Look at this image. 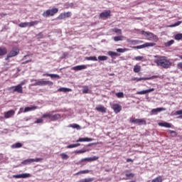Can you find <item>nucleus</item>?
<instances>
[{"label": "nucleus", "mask_w": 182, "mask_h": 182, "mask_svg": "<svg viewBox=\"0 0 182 182\" xmlns=\"http://www.w3.org/2000/svg\"><path fill=\"white\" fill-rule=\"evenodd\" d=\"M156 58H158L156 60L157 66H161V68L164 69H169V68H171V65L173 64L170 60L167 59V57L156 55Z\"/></svg>", "instance_id": "obj_1"}, {"label": "nucleus", "mask_w": 182, "mask_h": 182, "mask_svg": "<svg viewBox=\"0 0 182 182\" xmlns=\"http://www.w3.org/2000/svg\"><path fill=\"white\" fill-rule=\"evenodd\" d=\"M20 52L19 48L18 47H14L7 54L6 58H5V60H9L11 58H15V56H18V53Z\"/></svg>", "instance_id": "obj_2"}, {"label": "nucleus", "mask_w": 182, "mask_h": 182, "mask_svg": "<svg viewBox=\"0 0 182 182\" xmlns=\"http://www.w3.org/2000/svg\"><path fill=\"white\" fill-rule=\"evenodd\" d=\"M141 35H144L147 41H156V39H157V36L154 35V33L151 32L141 31Z\"/></svg>", "instance_id": "obj_3"}, {"label": "nucleus", "mask_w": 182, "mask_h": 182, "mask_svg": "<svg viewBox=\"0 0 182 182\" xmlns=\"http://www.w3.org/2000/svg\"><path fill=\"white\" fill-rule=\"evenodd\" d=\"M129 122L130 123H134V124H138L139 126L146 124V119H135L134 117H131Z\"/></svg>", "instance_id": "obj_4"}, {"label": "nucleus", "mask_w": 182, "mask_h": 182, "mask_svg": "<svg viewBox=\"0 0 182 182\" xmlns=\"http://www.w3.org/2000/svg\"><path fill=\"white\" fill-rule=\"evenodd\" d=\"M23 85H25L24 82H21V84L16 85V86H13L11 87V89H13V92L14 93H15V92H16L17 93H23V88L22 87V86H23Z\"/></svg>", "instance_id": "obj_5"}, {"label": "nucleus", "mask_w": 182, "mask_h": 182, "mask_svg": "<svg viewBox=\"0 0 182 182\" xmlns=\"http://www.w3.org/2000/svg\"><path fill=\"white\" fill-rule=\"evenodd\" d=\"M39 161H42V159L41 158H36V159H26L21 162V164H24V166H26L28 164H31V163H38Z\"/></svg>", "instance_id": "obj_6"}, {"label": "nucleus", "mask_w": 182, "mask_h": 182, "mask_svg": "<svg viewBox=\"0 0 182 182\" xmlns=\"http://www.w3.org/2000/svg\"><path fill=\"white\" fill-rule=\"evenodd\" d=\"M46 117L48 119H50L51 120V122H56V120H59V119H61V116L60 114H46Z\"/></svg>", "instance_id": "obj_7"}, {"label": "nucleus", "mask_w": 182, "mask_h": 182, "mask_svg": "<svg viewBox=\"0 0 182 182\" xmlns=\"http://www.w3.org/2000/svg\"><path fill=\"white\" fill-rule=\"evenodd\" d=\"M153 46H156V43H145L144 44L141 45V46H134V47H132V49H143L144 48H150V47H153Z\"/></svg>", "instance_id": "obj_8"}, {"label": "nucleus", "mask_w": 182, "mask_h": 182, "mask_svg": "<svg viewBox=\"0 0 182 182\" xmlns=\"http://www.w3.org/2000/svg\"><path fill=\"white\" fill-rule=\"evenodd\" d=\"M58 12H59V9L58 8L48 9L46 11V16H53L55 14H58Z\"/></svg>", "instance_id": "obj_9"}, {"label": "nucleus", "mask_w": 182, "mask_h": 182, "mask_svg": "<svg viewBox=\"0 0 182 182\" xmlns=\"http://www.w3.org/2000/svg\"><path fill=\"white\" fill-rule=\"evenodd\" d=\"M159 75H153L152 77H134L132 80H135V82H140L141 80H151V79H157Z\"/></svg>", "instance_id": "obj_10"}, {"label": "nucleus", "mask_w": 182, "mask_h": 182, "mask_svg": "<svg viewBox=\"0 0 182 182\" xmlns=\"http://www.w3.org/2000/svg\"><path fill=\"white\" fill-rule=\"evenodd\" d=\"M111 107L116 113V114L122 112V105H120V104H112Z\"/></svg>", "instance_id": "obj_11"}, {"label": "nucleus", "mask_w": 182, "mask_h": 182, "mask_svg": "<svg viewBox=\"0 0 182 182\" xmlns=\"http://www.w3.org/2000/svg\"><path fill=\"white\" fill-rule=\"evenodd\" d=\"M110 14H112V11H110V10L105 11L100 14V18L101 19H107L109 16H110Z\"/></svg>", "instance_id": "obj_12"}, {"label": "nucleus", "mask_w": 182, "mask_h": 182, "mask_svg": "<svg viewBox=\"0 0 182 182\" xmlns=\"http://www.w3.org/2000/svg\"><path fill=\"white\" fill-rule=\"evenodd\" d=\"M70 16H72V12H70V11L61 13L58 16V19H61V20L62 19H66V18H70Z\"/></svg>", "instance_id": "obj_13"}, {"label": "nucleus", "mask_w": 182, "mask_h": 182, "mask_svg": "<svg viewBox=\"0 0 182 182\" xmlns=\"http://www.w3.org/2000/svg\"><path fill=\"white\" fill-rule=\"evenodd\" d=\"M29 177H31V175L30 173H22L13 176L14 178H28Z\"/></svg>", "instance_id": "obj_14"}, {"label": "nucleus", "mask_w": 182, "mask_h": 182, "mask_svg": "<svg viewBox=\"0 0 182 182\" xmlns=\"http://www.w3.org/2000/svg\"><path fill=\"white\" fill-rule=\"evenodd\" d=\"M85 69H87V65H76L72 68V70H84Z\"/></svg>", "instance_id": "obj_15"}, {"label": "nucleus", "mask_w": 182, "mask_h": 182, "mask_svg": "<svg viewBox=\"0 0 182 182\" xmlns=\"http://www.w3.org/2000/svg\"><path fill=\"white\" fill-rule=\"evenodd\" d=\"M14 114H15V111L14 109H11L8 112H4V118L9 119L10 117H12Z\"/></svg>", "instance_id": "obj_16"}, {"label": "nucleus", "mask_w": 182, "mask_h": 182, "mask_svg": "<svg viewBox=\"0 0 182 182\" xmlns=\"http://www.w3.org/2000/svg\"><path fill=\"white\" fill-rule=\"evenodd\" d=\"M38 109V106H32V107H26L23 113H28V112H33Z\"/></svg>", "instance_id": "obj_17"}, {"label": "nucleus", "mask_w": 182, "mask_h": 182, "mask_svg": "<svg viewBox=\"0 0 182 182\" xmlns=\"http://www.w3.org/2000/svg\"><path fill=\"white\" fill-rule=\"evenodd\" d=\"M151 92H154V88H151V89L145 90H142V91H138V92H136V95H146V94L150 93Z\"/></svg>", "instance_id": "obj_18"}, {"label": "nucleus", "mask_w": 182, "mask_h": 182, "mask_svg": "<svg viewBox=\"0 0 182 182\" xmlns=\"http://www.w3.org/2000/svg\"><path fill=\"white\" fill-rule=\"evenodd\" d=\"M99 156H93V157H90V158H84L82 159H81V161H96V160H98Z\"/></svg>", "instance_id": "obj_19"}, {"label": "nucleus", "mask_w": 182, "mask_h": 182, "mask_svg": "<svg viewBox=\"0 0 182 182\" xmlns=\"http://www.w3.org/2000/svg\"><path fill=\"white\" fill-rule=\"evenodd\" d=\"M95 110L97 112H101V113H106L107 109L103 105H98L95 107Z\"/></svg>", "instance_id": "obj_20"}, {"label": "nucleus", "mask_w": 182, "mask_h": 182, "mask_svg": "<svg viewBox=\"0 0 182 182\" xmlns=\"http://www.w3.org/2000/svg\"><path fill=\"white\" fill-rule=\"evenodd\" d=\"M8 53V49L6 47L1 46L0 47V56H5Z\"/></svg>", "instance_id": "obj_21"}, {"label": "nucleus", "mask_w": 182, "mask_h": 182, "mask_svg": "<svg viewBox=\"0 0 182 182\" xmlns=\"http://www.w3.org/2000/svg\"><path fill=\"white\" fill-rule=\"evenodd\" d=\"M34 86H45L46 85V81L44 80H34Z\"/></svg>", "instance_id": "obj_22"}, {"label": "nucleus", "mask_w": 182, "mask_h": 182, "mask_svg": "<svg viewBox=\"0 0 182 182\" xmlns=\"http://www.w3.org/2000/svg\"><path fill=\"white\" fill-rule=\"evenodd\" d=\"M159 126H161V127H166L167 129H171V124L168 122H159Z\"/></svg>", "instance_id": "obj_23"}, {"label": "nucleus", "mask_w": 182, "mask_h": 182, "mask_svg": "<svg viewBox=\"0 0 182 182\" xmlns=\"http://www.w3.org/2000/svg\"><path fill=\"white\" fill-rule=\"evenodd\" d=\"M127 42H128V43H132V45H139V43H143V41H139V40L127 39Z\"/></svg>", "instance_id": "obj_24"}, {"label": "nucleus", "mask_w": 182, "mask_h": 182, "mask_svg": "<svg viewBox=\"0 0 182 182\" xmlns=\"http://www.w3.org/2000/svg\"><path fill=\"white\" fill-rule=\"evenodd\" d=\"M164 110H166V108L159 107V108L151 109V113L153 114H156V113H159L160 112H164Z\"/></svg>", "instance_id": "obj_25"}, {"label": "nucleus", "mask_w": 182, "mask_h": 182, "mask_svg": "<svg viewBox=\"0 0 182 182\" xmlns=\"http://www.w3.org/2000/svg\"><path fill=\"white\" fill-rule=\"evenodd\" d=\"M125 173V176L127 177L126 180H130V178H134V173H129V171H126Z\"/></svg>", "instance_id": "obj_26"}, {"label": "nucleus", "mask_w": 182, "mask_h": 182, "mask_svg": "<svg viewBox=\"0 0 182 182\" xmlns=\"http://www.w3.org/2000/svg\"><path fill=\"white\" fill-rule=\"evenodd\" d=\"M93 141V139L85 137V138H79L76 141V142L79 143V141Z\"/></svg>", "instance_id": "obj_27"}, {"label": "nucleus", "mask_w": 182, "mask_h": 182, "mask_svg": "<svg viewBox=\"0 0 182 182\" xmlns=\"http://www.w3.org/2000/svg\"><path fill=\"white\" fill-rule=\"evenodd\" d=\"M90 173V171L89 170H84V171H80L78 172H77L76 173L74 174V176H79V174H87Z\"/></svg>", "instance_id": "obj_28"}, {"label": "nucleus", "mask_w": 182, "mask_h": 182, "mask_svg": "<svg viewBox=\"0 0 182 182\" xmlns=\"http://www.w3.org/2000/svg\"><path fill=\"white\" fill-rule=\"evenodd\" d=\"M140 70H141V66H140L139 65H135L134 67V73H139V72H140Z\"/></svg>", "instance_id": "obj_29"}, {"label": "nucleus", "mask_w": 182, "mask_h": 182, "mask_svg": "<svg viewBox=\"0 0 182 182\" xmlns=\"http://www.w3.org/2000/svg\"><path fill=\"white\" fill-rule=\"evenodd\" d=\"M21 147H22V144L20 142H17L11 145V149H21Z\"/></svg>", "instance_id": "obj_30"}, {"label": "nucleus", "mask_w": 182, "mask_h": 182, "mask_svg": "<svg viewBox=\"0 0 182 182\" xmlns=\"http://www.w3.org/2000/svg\"><path fill=\"white\" fill-rule=\"evenodd\" d=\"M151 182H163V176H159L156 178H154Z\"/></svg>", "instance_id": "obj_31"}, {"label": "nucleus", "mask_w": 182, "mask_h": 182, "mask_svg": "<svg viewBox=\"0 0 182 182\" xmlns=\"http://www.w3.org/2000/svg\"><path fill=\"white\" fill-rule=\"evenodd\" d=\"M39 23V21H34L28 22V28H31L32 26H35Z\"/></svg>", "instance_id": "obj_32"}, {"label": "nucleus", "mask_w": 182, "mask_h": 182, "mask_svg": "<svg viewBox=\"0 0 182 182\" xmlns=\"http://www.w3.org/2000/svg\"><path fill=\"white\" fill-rule=\"evenodd\" d=\"M175 41H182V33H179L178 34H176L174 36Z\"/></svg>", "instance_id": "obj_33"}, {"label": "nucleus", "mask_w": 182, "mask_h": 182, "mask_svg": "<svg viewBox=\"0 0 182 182\" xmlns=\"http://www.w3.org/2000/svg\"><path fill=\"white\" fill-rule=\"evenodd\" d=\"M173 44H174V40H171L166 43H164V46H166V48H169V46H171Z\"/></svg>", "instance_id": "obj_34"}, {"label": "nucleus", "mask_w": 182, "mask_h": 182, "mask_svg": "<svg viewBox=\"0 0 182 182\" xmlns=\"http://www.w3.org/2000/svg\"><path fill=\"white\" fill-rule=\"evenodd\" d=\"M112 32H114L117 35H122V29H119V28H112Z\"/></svg>", "instance_id": "obj_35"}, {"label": "nucleus", "mask_w": 182, "mask_h": 182, "mask_svg": "<svg viewBox=\"0 0 182 182\" xmlns=\"http://www.w3.org/2000/svg\"><path fill=\"white\" fill-rule=\"evenodd\" d=\"M85 60H93L96 62L97 61V58L96 56L85 57Z\"/></svg>", "instance_id": "obj_36"}, {"label": "nucleus", "mask_w": 182, "mask_h": 182, "mask_svg": "<svg viewBox=\"0 0 182 182\" xmlns=\"http://www.w3.org/2000/svg\"><path fill=\"white\" fill-rule=\"evenodd\" d=\"M115 96H117V97H118V99H123V97H124V93L119 92H117L115 94Z\"/></svg>", "instance_id": "obj_37"}, {"label": "nucleus", "mask_w": 182, "mask_h": 182, "mask_svg": "<svg viewBox=\"0 0 182 182\" xmlns=\"http://www.w3.org/2000/svg\"><path fill=\"white\" fill-rule=\"evenodd\" d=\"M71 91H72V90L70 88L61 87V88L58 89V92H71Z\"/></svg>", "instance_id": "obj_38"}, {"label": "nucleus", "mask_w": 182, "mask_h": 182, "mask_svg": "<svg viewBox=\"0 0 182 182\" xmlns=\"http://www.w3.org/2000/svg\"><path fill=\"white\" fill-rule=\"evenodd\" d=\"M80 146V144H70L67 146V149H73L75 147H79Z\"/></svg>", "instance_id": "obj_39"}, {"label": "nucleus", "mask_w": 182, "mask_h": 182, "mask_svg": "<svg viewBox=\"0 0 182 182\" xmlns=\"http://www.w3.org/2000/svg\"><path fill=\"white\" fill-rule=\"evenodd\" d=\"M129 50V48H117V52H119V53H124V52H127Z\"/></svg>", "instance_id": "obj_40"}, {"label": "nucleus", "mask_w": 182, "mask_h": 182, "mask_svg": "<svg viewBox=\"0 0 182 182\" xmlns=\"http://www.w3.org/2000/svg\"><path fill=\"white\" fill-rule=\"evenodd\" d=\"M18 26L20 28H27V26H29V24L28 22L21 23L18 24Z\"/></svg>", "instance_id": "obj_41"}, {"label": "nucleus", "mask_w": 182, "mask_h": 182, "mask_svg": "<svg viewBox=\"0 0 182 182\" xmlns=\"http://www.w3.org/2000/svg\"><path fill=\"white\" fill-rule=\"evenodd\" d=\"M109 56H111V58H113V56H119V54L117 53L113 52V51H108Z\"/></svg>", "instance_id": "obj_42"}, {"label": "nucleus", "mask_w": 182, "mask_h": 182, "mask_svg": "<svg viewBox=\"0 0 182 182\" xmlns=\"http://www.w3.org/2000/svg\"><path fill=\"white\" fill-rule=\"evenodd\" d=\"M70 127H72L73 129H77V130H80V127L77 124H70Z\"/></svg>", "instance_id": "obj_43"}, {"label": "nucleus", "mask_w": 182, "mask_h": 182, "mask_svg": "<svg viewBox=\"0 0 182 182\" xmlns=\"http://www.w3.org/2000/svg\"><path fill=\"white\" fill-rule=\"evenodd\" d=\"M60 157L63 160H68V159H69V156L65 153L60 154Z\"/></svg>", "instance_id": "obj_44"}, {"label": "nucleus", "mask_w": 182, "mask_h": 182, "mask_svg": "<svg viewBox=\"0 0 182 182\" xmlns=\"http://www.w3.org/2000/svg\"><path fill=\"white\" fill-rule=\"evenodd\" d=\"M114 42H119V41H123V36H115L114 37Z\"/></svg>", "instance_id": "obj_45"}, {"label": "nucleus", "mask_w": 182, "mask_h": 182, "mask_svg": "<svg viewBox=\"0 0 182 182\" xmlns=\"http://www.w3.org/2000/svg\"><path fill=\"white\" fill-rule=\"evenodd\" d=\"M75 154H82L83 153H86V150L85 149H80V150H76L75 151Z\"/></svg>", "instance_id": "obj_46"}, {"label": "nucleus", "mask_w": 182, "mask_h": 182, "mask_svg": "<svg viewBox=\"0 0 182 182\" xmlns=\"http://www.w3.org/2000/svg\"><path fill=\"white\" fill-rule=\"evenodd\" d=\"M135 60H141V62H144V57L143 56H136L134 57Z\"/></svg>", "instance_id": "obj_47"}, {"label": "nucleus", "mask_w": 182, "mask_h": 182, "mask_svg": "<svg viewBox=\"0 0 182 182\" xmlns=\"http://www.w3.org/2000/svg\"><path fill=\"white\" fill-rule=\"evenodd\" d=\"M100 60H107V56L106 55H100L98 56Z\"/></svg>", "instance_id": "obj_48"}, {"label": "nucleus", "mask_w": 182, "mask_h": 182, "mask_svg": "<svg viewBox=\"0 0 182 182\" xmlns=\"http://www.w3.org/2000/svg\"><path fill=\"white\" fill-rule=\"evenodd\" d=\"M82 93L83 94L89 93V87L87 86L83 87Z\"/></svg>", "instance_id": "obj_49"}, {"label": "nucleus", "mask_w": 182, "mask_h": 182, "mask_svg": "<svg viewBox=\"0 0 182 182\" xmlns=\"http://www.w3.org/2000/svg\"><path fill=\"white\" fill-rule=\"evenodd\" d=\"M180 25H181V21H178V22L175 23L174 24L171 25L170 27L174 28V27L178 26Z\"/></svg>", "instance_id": "obj_50"}, {"label": "nucleus", "mask_w": 182, "mask_h": 182, "mask_svg": "<svg viewBox=\"0 0 182 182\" xmlns=\"http://www.w3.org/2000/svg\"><path fill=\"white\" fill-rule=\"evenodd\" d=\"M168 133L170 134H173V137H177V132L176 131L169 130Z\"/></svg>", "instance_id": "obj_51"}, {"label": "nucleus", "mask_w": 182, "mask_h": 182, "mask_svg": "<svg viewBox=\"0 0 182 182\" xmlns=\"http://www.w3.org/2000/svg\"><path fill=\"white\" fill-rule=\"evenodd\" d=\"M35 124L43 123V119L42 118L38 119L34 122Z\"/></svg>", "instance_id": "obj_52"}, {"label": "nucleus", "mask_w": 182, "mask_h": 182, "mask_svg": "<svg viewBox=\"0 0 182 182\" xmlns=\"http://www.w3.org/2000/svg\"><path fill=\"white\" fill-rule=\"evenodd\" d=\"M24 122H29V120H32V116H30V117H26L24 119H23Z\"/></svg>", "instance_id": "obj_53"}, {"label": "nucleus", "mask_w": 182, "mask_h": 182, "mask_svg": "<svg viewBox=\"0 0 182 182\" xmlns=\"http://www.w3.org/2000/svg\"><path fill=\"white\" fill-rule=\"evenodd\" d=\"M176 66H177V68H178V69H180L181 70H182V63H181V62L178 63Z\"/></svg>", "instance_id": "obj_54"}, {"label": "nucleus", "mask_w": 182, "mask_h": 182, "mask_svg": "<svg viewBox=\"0 0 182 182\" xmlns=\"http://www.w3.org/2000/svg\"><path fill=\"white\" fill-rule=\"evenodd\" d=\"M30 62H32V58H30V59L23 62L22 65H26V63H29Z\"/></svg>", "instance_id": "obj_55"}, {"label": "nucleus", "mask_w": 182, "mask_h": 182, "mask_svg": "<svg viewBox=\"0 0 182 182\" xmlns=\"http://www.w3.org/2000/svg\"><path fill=\"white\" fill-rule=\"evenodd\" d=\"M48 76H50V77H57L58 79H59V75H56V74H51V75H48Z\"/></svg>", "instance_id": "obj_56"}, {"label": "nucleus", "mask_w": 182, "mask_h": 182, "mask_svg": "<svg viewBox=\"0 0 182 182\" xmlns=\"http://www.w3.org/2000/svg\"><path fill=\"white\" fill-rule=\"evenodd\" d=\"M29 56H32V54L24 55L23 58V60H26V59H28V58H29Z\"/></svg>", "instance_id": "obj_57"}, {"label": "nucleus", "mask_w": 182, "mask_h": 182, "mask_svg": "<svg viewBox=\"0 0 182 182\" xmlns=\"http://www.w3.org/2000/svg\"><path fill=\"white\" fill-rule=\"evenodd\" d=\"M130 161H131V163H133V159H127V163H130Z\"/></svg>", "instance_id": "obj_58"}, {"label": "nucleus", "mask_w": 182, "mask_h": 182, "mask_svg": "<svg viewBox=\"0 0 182 182\" xmlns=\"http://www.w3.org/2000/svg\"><path fill=\"white\" fill-rule=\"evenodd\" d=\"M176 114H182V109L176 111Z\"/></svg>", "instance_id": "obj_59"}, {"label": "nucleus", "mask_w": 182, "mask_h": 182, "mask_svg": "<svg viewBox=\"0 0 182 182\" xmlns=\"http://www.w3.org/2000/svg\"><path fill=\"white\" fill-rule=\"evenodd\" d=\"M0 16H6V14L1 13L0 14Z\"/></svg>", "instance_id": "obj_60"}, {"label": "nucleus", "mask_w": 182, "mask_h": 182, "mask_svg": "<svg viewBox=\"0 0 182 182\" xmlns=\"http://www.w3.org/2000/svg\"><path fill=\"white\" fill-rule=\"evenodd\" d=\"M178 58H180L182 60V55H178Z\"/></svg>", "instance_id": "obj_61"}, {"label": "nucleus", "mask_w": 182, "mask_h": 182, "mask_svg": "<svg viewBox=\"0 0 182 182\" xmlns=\"http://www.w3.org/2000/svg\"><path fill=\"white\" fill-rule=\"evenodd\" d=\"M2 160V155H0V161Z\"/></svg>", "instance_id": "obj_62"}, {"label": "nucleus", "mask_w": 182, "mask_h": 182, "mask_svg": "<svg viewBox=\"0 0 182 182\" xmlns=\"http://www.w3.org/2000/svg\"><path fill=\"white\" fill-rule=\"evenodd\" d=\"M46 85H49V81H46Z\"/></svg>", "instance_id": "obj_63"}, {"label": "nucleus", "mask_w": 182, "mask_h": 182, "mask_svg": "<svg viewBox=\"0 0 182 182\" xmlns=\"http://www.w3.org/2000/svg\"><path fill=\"white\" fill-rule=\"evenodd\" d=\"M20 110H23V108H21Z\"/></svg>", "instance_id": "obj_64"}]
</instances>
